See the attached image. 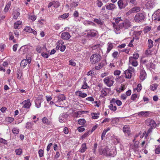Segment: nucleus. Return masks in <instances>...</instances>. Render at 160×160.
<instances>
[{"label": "nucleus", "instance_id": "obj_47", "mask_svg": "<svg viewBox=\"0 0 160 160\" xmlns=\"http://www.w3.org/2000/svg\"><path fill=\"white\" fill-rule=\"evenodd\" d=\"M155 152L156 154H160V146H158L155 150Z\"/></svg>", "mask_w": 160, "mask_h": 160}, {"label": "nucleus", "instance_id": "obj_60", "mask_svg": "<svg viewBox=\"0 0 160 160\" xmlns=\"http://www.w3.org/2000/svg\"><path fill=\"white\" fill-rule=\"evenodd\" d=\"M137 97V95L136 94H133L132 95L131 99L132 100H134L136 99Z\"/></svg>", "mask_w": 160, "mask_h": 160}, {"label": "nucleus", "instance_id": "obj_50", "mask_svg": "<svg viewBox=\"0 0 160 160\" xmlns=\"http://www.w3.org/2000/svg\"><path fill=\"white\" fill-rule=\"evenodd\" d=\"M24 30L27 32L31 33V31L32 30V29L29 27H26L24 29Z\"/></svg>", "mask_w": 160, "mask_h": 160}, {"label": "nucleus", "instance_id": "obj_44", "mask_svg": "<svg viewBox=\"0 0 160 160\" xmlns=\"http://www.w3.org/2000/svg\"><path fill=\"white\" fill-rule=\"evenodd\" d=\"M15 152L16 154L19 155L22 154V151L21 149L19 148L18 149H16L15 150Z\"/></svg>", "mask_w": 160, "mask_h": 160}, {"label": "nucleus", "instance_id": "obj_39", "mask_svg": "<svg viewBox=\"0 0 160 160\" xmlns=\"http://www.w3.org/2000/svg\"><path fill=\"white\" fill-rule=\"evenodd\" d=\"M125 86L123 84H121L119 88L117 89L118 92H122L125 89Z\"/></svg>", "mask_w": 160, "mask_h": 160}, {"label": "nucleus", "instance_id": "obj_59", "mask_svg": "<svg viewBox=\"0 0 160 160\" xmlns=\"http://www.w3.org/2000/svg\"><path fill=\"white\" fill-rule=\"evenodd\" d=\"M121 73V71L119 70H116L114 71V74L116 76H118L120 75Z\"/></svg>", "mask_w": 160, "mask_h": 160}, {"label": "nucleus", "instance_id": "obj_54", "mask_svg": "<svg viewBox=\"0 0 160 160\" xmlns=\"http://www.w3.org/2000/svg\"><path fill=\"white\" fill-rule=\"evenodd\" d=\"M118 54V52H115L112 53V56L114 58H116Z\"/></svg>", "mask_w": 160, "mask_h": 160}, {"label": "nucleus", "instance_id": "obj_36", "mask_svg": "<svg viewBox=\"0 0 160 160\" xmlns=\"http://www.w3.org/2000/svg\"><path fill=\"white\" fill-rule=\"evenodd\" d=\"M11 5V2H9L6 5L5 9H4V11L5 12H7L8 10H9V9L10 8V6Z\"/></svg>", "mask_w": 160, "mask_h": 160}, {"label": "nucleus", "instance_id": "obj_3", "mask_svg": "<svg viewBox=\"0 0 160 160\" xmlns=\"http://www.w3.org/2000/svg\"><path fill=\"white\" fill-rule=\"evenodd\" d=\"M83 33L84 35L87 38H90L96 36L98 34V32L94 29H89L85 30Z\"/></svg>", "mask_w": 160, "mask_h": 160}, {"label": "nucleus", "instance_id": "obj_4", "mask_svg": "<svg viewBox=\"0 0 160 160\" xmlns=\"http://www.w3.org/2000/svg\"><path fill=\"white\" fill-rule=\"evenodd\" d=\"M103 82L107 86L111 87L114 82L113 77L112 76L107 77L104 79Z\"/></svg>", "mask_w": 160, "mask_h": 160}, {"label": "nucleus", "instance_id": "obj_24", "mask_svg": "<svg viewBox=\"0 0 160 160\" xmlns=\"http://www.w3.org/2000/svg\"><path fill=\"white\" fill-rule=\"evenodd\" d=\"M87 148H88L86 146V143H84L81 145L79 151L81 153H83L86 151Z\"/></svg>", "mask_w": 160, "mask_h": 160}, {"label": "nucleus", "instance_id": "obj_28", "mask_svg": "<svg viewBox=\"0 0 160 160\" xmlns=\"http://www.w3.org/2000/svg\"><path fill=\"white\" fill-rule=\"evenodd\" d=\"M131 10L133 13L137 12L140 10V8L139 7H135L131 9Z\"/></svg>", "mask_w": 160, "mask_h": 160}, {"label": "nucleus", "instance_id": "obj_49", "mask_svg": "<svg viewBox=\"0 0 160 160\" xmlns=\"http://www.w3.org/2000/svg\"><path fill=\"white\" fill-rule=\"evenodd\" d=\"M128 2L129 3H131L132 5H135L137 4L136 0H129Z\"/></svg>", "mask_w": 160, "mask_h": 160}, {"label": "nucleus", "instance_id": "obj_61", "mask_svg": "<svg viewBox=\"0 0 160 160\" xmlns=\"http://www.w3.org/2000/svg\"><path fill=\"white\" fill-rule=\"evenodd\" d=\"M89 132V131H88L86 133H85L82 136L81 138H85L86 137H87L88 136Z\"/></svg>", "mask_w": 160, "mask_h": 160}, {"label": "nucleus", "instance_id": "obj_45", "mask_svg": "<svg viewBox=\"0 0 160 160\" xmlns=\"http://www.w3.org/2000/svg\"><path fill=\"white\" fill-rule=\"evenodd\" d=\"M89 88V87L88 85L87 82H84L83 85L82 86L81 88L82 89H86Z\"/></svg>", "mask_w": 160, "mask_h": 160}, {"label": "nucleus", "instance_id": "obj_12", "mask_svg": "<svg viewBox=\"0 0 160 160\" xmlns=\"http://www.w3.org/2000/svg\"><path fill=\"white\" fill-rule=\"evenodd\" d=\"M65 96L61 94L55 97L54 100L56 102H60L65 100Z\"/></svg>", "mask_w": 160, "mask_h": 160}, {"label": "nucleus", "instance_id": "obj_25", "mask_svg": "<svg viewBox=\"0 0 160 160\" xmlns=\"http://www.w3.org/2000/svg\"><path fill=\"white\" fill-rule=\"evenodd\" d=\"M113 47V44L111 42H109L108 43V48L107 51V53H108Z\"/></svg>", "mask_w": 160, "mask_h": 160}, {"label": "nucleus", "instance_id": "obj_64", "mask_svg": "<svg viewBox=\"0 0 160 160\" xmlns=\"http://www.w3.org/2000/svg\"><path fill=\"white\" fill-rule=\"evenodd\" d=\"M41 55L44 58H47L48 57V54L47 53L42 52L41 53Z\"/></svg>", "mask_w": 160, "mask_h": 160}, {"label": "nucleus", "instance_id": "obj_27", "mask_svg": "<svg viewBox=\"0 0 160 160\" xmlns=\"http://www.w3.org/2000/svg\"><path fill=\"white\" fill-rule=\"evenodd\" d=\"M118 3L119 8L121 9L124 8L125 7V6L123 4L122 0H119Z\"/></svg>", "mask_w": 160, "mask_h": 160}, {"label": "nucleus", "instance_id": "obj_19", "mask_svg": "<svg viewBox=\"0 0 160 160\" xmlns=\"http://www.w3.org/2000/svg\"><path fill=\"white\" fill-rule=\"evenodd\" d=\"M123 131L125 133H127L129 135L130 132V127L128 125H125L123 128Z\"/></svg>", "mask_w": 160, "mask_h": 160}, {"label": "nucleus", "instance_id": "obj_40", "mask_svg": "<svg viewBox=\"0 0 160 160\" xmlns=\"http://www.w3.org/2000/svg\"><path fill=\"white\" fill-rule=\"evenodd\" d=\"M41 100H37L35 102V105L36 107L38 108H39L41 107Z\"/></svg>", "mask_w": 160, "mask_h": 160}, {"label": "nucleus", "instance_id": "obj_51", "mask_svg": "<svg viewBox=\"0 0 160 160\" xmlns=\"http://www.w3.org/2000/svg\"><path fill=\"white\" fill-rule=\"evenodd\" d=\"M43 152H44L43 150H42V149H40V150H39V151H38V154L40 157L41 158L43 156Z\"/></svg>", "mask_w": 160, "mask_h": 160}, {"label": "nucleus", "instance_id": "obj_13", "mask_svg": "<svg viewBox=\"0 0 160 160\" xmlns=\"http://www.w3.org/2000/svg\"><path fill=\"white\" fill-rule=\"evenodd\" d=\"M22 104H23V107L25 108H29L31 105L29 99L24 100L22 102Z\"/></svg>", "mask_w": 160, "mask_h": 160}, {"label": "nucleus", "instance_id": "obj_23", "mask_svg": "<svg viewBox=\"0 0 160 160\" xmlns=\"http://www.w3.org/2000/svg\"><path fill=\"white\" fill-rule=\"evenodd\" d=\"M105 6L106 9L108 10H112L114 9L116 7V6L115 4L111 3L106 5Z\"/></svg>", "mask_w": 160, "mask_h": 160}, {"label": "nucleus", "instance_id": "obj_55", "mask_svg": "<svg viewBox=\"0 0 160 160\" xmlns=\"http://www.w3.org/2000/svg\"><path fill=\"white\" fill-rule=\"evenodd\" d=\"M0 142L1 143H3L4 144H7V141L2 138H1L0 139Z\"/></svg>", "mask_w": 160, "mask_h": 160}, {"label": "nucleus", "instance_id": "obj_37", "mask_svg": "<svg viewBox=\"0 0 160 160\" xmlns=\"http://www.w3.org/2000/svg\"><path fill=\"white\" fill-rule=\"evenodd\" d=\"M100 113H91V115L92 117V118L93 119H96L98 118H99V116L98 115L100 114Z\"/></svg>", "mask_w": 160, "mask_h": 160}, {"label": "nucleus", "instance_id": "obj_35", "mask_svg": "<svg viewBox=\"0 0 160 160\" xmlns=\"http://www.w3.org/2000/svg\"><path fill=\"white\" fill-rule=\"evenodd\" d=\"M34 124L32 122H28L26 123V127L28 129H30L32 127Z\"/></svg>", "mask_w": 160, "mask_h": 160}, {"label": "nucleus", "instance_id": "obj_57", "mask_svg": "<svg viewBox=\"0 0 160 160\" xmlns=\"http://www.w3.org/2000/svg\"><path fill=\"white\" fill-rule=\"evenodd\" d=\"M69 15L68 13H65L61 15L60 17L62 18H66L68 17Z\"/></svg>", "mask_w": 160, "mask_h": 160}, {"label": "nucleus", "instance_id": "obj_48", "mask_svg": "<svg viewBox=\"0 0 160 160\" xmlns=\"http://www.w3.org/2000/svg\"><path fill=\"white\" fill-rule=\"evenodd\" d=\"M12 132L14 134H18L19 133V130L17 128H14L12 129Z\"/></svg>", "mask_w": 160, "mask_h": 160}, {"label": "nucleus", "instance_id": "obj_29", "mask_svg": "<svg viewBox=\"0 0 160 160\" xmlns=\"http://www.w3.org/2000/svg\"><path fill=\"white\" fill-rule=\"evenodd\" d=\"M42 122L43 123L47 125L50 124L51 123V122L49 121L46 117H44L42 119Z\"/></svg>", "mask_w": 160, "mask_h": 160}, {"label": "nucleus", "instance_id": "obj_56", "mask_svg": "<svg viewBox=\"0 0 160 160\" xmlns=\"http://www.w3.org/2000/svg\"><path fill=\"white\" fill-rule=\"evenodd\" d=\"M98 146V144L97 143H95L94 145L93 148L92 149L93 153L95 154L96 152V149Z\"/></svg>", "mask_w": 160, "mask_h": 160}, {"label": "nucleus", "instance_id": "obj_16", "mask_svg": "<svg viewBox=\"0 0 160 160\" xmlns=\"http://www.w3.org/2000/svg\"><path fill=\"white\" fill-rule=\"evenodd\" d=\"M129 63L134 67H136L138 65V62L137 60L133 59L132 57H129Z\"/></svg>", "mask_w": 160, "mask_h": 160}, {"label": "nucleus", "instance_id": "obj_8", "mask_svg": "<svg viewBox=\"0 0 160 160\" xmlns=\"http://www.w3.org/2000/svg\"><path fill=\"white\" fill-rule=\"evenodd\" d=\"M146 123L147 126H150L151 128H155L157 124L153 120L148 119L146 120Z\"/></svg>", "mask_w": 160, "mask_h": 160}, {"label": "nucleus", "instance_id": "obj_53", "mask_svg": "<svg viewBox=\"0 0 160 160\" xmlns=\"http://www.w3.org/2000/svg\"><path fill=\"white\" fill-rule=\"evenodd\" d=\"M6 120L7 122H8L11 123L13 121L14 119L12 118L8 117L6 118Z\"/></svg>", "mask_w": 160, "mask_h": 160}, {"label": "nucleus", "instance_id": "obj_38", "mask_svg": "<svg viewBox=\"0 0 160 160\" xmlns=\"http://www.w3.org/2000/svg\"><path fill=\"white\" fill-rule=\"evenodd\" d=\"M28 18L29 19L32 20V21H34L36 19L37 17L34 15H29Z\"/></svg>", "mask_w": 160, "mask_h": 160}, {"label": "nucleus", "instance_id": "obj_17", "mask_svg": "<svg viewBox=\"0 0 160 160\" xmlns=\"http://www.w3.org/2000/svg\"><path fill=\"white\" fill-rule=\"evenodd\" d=\"M12 14L13 15V18L14 19H17L20 15V13L18 12V9H13Z\"/></svg>", "mask_w": 160, "mask_h": 160}, {"label": "nucleus", "instance_id": "obj_1", "mask_svg": "<svg viewBox=\"0 0 160 160\" xmlns=\"http://www.w3.org/2000/svg\"><path fill=\"white\" fill-rule=\"evenodd\" d=\"M98 152L100 155H102L107 157H114L117 154L116 149L112 147L109 148L106 147L104 148H102V147H99Z\"/></svg>", "mask_w": 160, "mask_h": 160}, {"label": "nucleus", "instance_id": "obj_46", "mask_svg": "<svg viewBox=\"0 0 160 160\" xmlns=\"http://www.w3.org/2000/svg\"><path fill=\"white\" fill-rule=\"evenodd\" d=\"M69 64L72 66H75L76 65L75 62L72 59L69 61Z\"/></svg>", "mask_w": 160, "mask_h": 160}, {"label": "nucleus", "instance_id": "obj_43", "mask_svg": "<svg viewBox=\"0 0 160 160\" xmlns=\"http://www.w3.org/2000/svg\"><path fill=\"white\" fill-rule=\"evenodd\" d=\"M132 57L133 59L137 60L139 57V54L138 53H135L133 54L132 57Z\"/></svg>", "mask_w": 160, "mask_h": 160}, {"label": "nucleus", "instance_id": "obj_14", "mask_svg": "<svg viewBox=\"0 0 160 160\" xmlns=\"http://www.w3.org/2000/svg\"><path fill=\"white\" fill-rule=\"evenodd\" d=\"M71 37L70 34L67 32H65L62 33L61 35V38L64 40L68 39Z\"/></svg>", "mask_w": 160, "mask_h": 160}, {"label": "nucleus", "instance_id": "obj_31", "mask_svg": "<svg viewBox=\"0 0 160 160\" xmlns=\"http://www.w3.org/2000/svg\"><path fill=\"white\" fill-rule=\"evenodd\" d=\"M17 74V78L18 79H20L23 75V73L20 70H18Z\"/></svg>", "mask_w": 160, "mask_h": 160}, {"label": "nucleus", "instance_id": "obj_30", "mask_svg": "<svg viewBox=\"0 0 160 160\" xmlns=\"http://www.w3.org/2000/svg\"><path fill=\"white\" fill-rule=\"evenodd\" d=\"M158 86V85L156 83L153 84L150 86V89L152 91L156 90Z\"/></svg>", "mask_w": 160, "mask_h": 160}, {"label": "nucleus", "instance_id": "obj_62", "mask_svg": "<svg viewBox=\"0 0 160 160\" xmlns=\"http://www.w3.org/2000/svg\"><path fill=\"white\" fill-rule=\"evenodd\" d=\"M86 100L87 101L92 102L94 101V99L92 97H88L86 98Z\"/></svg>", "mask_w": 160, "mask_h": 160}, {"label": "nucleus", "instance_id": "obj_26", "mask_svg": "<svg viewBox=\"0 0 160 160\" xmlns=\"http://www.w3.org/2000/svg\"><path fill=\"white\" fill-rule=\"evenodd\" d=\"M153 2L152 1H148L146 4V6L148 8H153Z\"/></svg>", "mask_w": 160, "mask_h": 160}, {"label": "nucleus", "instance_id": "obj_5", "mask_svg": "<svg viewBox=\"0 0 160 160\" xmlns=\"http://www.w3.org/2000/svg\"><path fill=\"white\" fill-rule=\"evenodd\" d=\"M145 18V16L143 13L139 12L137 13L134 17L135 21L138 23L142 22Z\"/></svg>", "mask_w": 160, "mask_h": 160}, {"label": "nucleus", "instance_id": "obj_22", "mask_svg": "<svg viewBox=\"0 0 160 160\" xmlns=\"http://www.w3.org/2000/svg\"><path fill=\"white\" fill-rule=\"evenodd\" d=\"M113 26L114 28V31L117 34L119 33L120 32V29H121L120 28L119 25L118 26H117L114 23H112Z\"/></svg>", "mask_w": 160, "mask_h": 160}, {"label": "nucleus", "instance_id": "obj_20", "mask_svg": "<svg viewBox=\"0 0 160 160\" xmlns=\"http://www.w3.org/2000/svg\"><path fill=\"white\" fill-rule=\"evenodd\" d=\"M93 21L100 26L103 25L104 23L103 20L100 18H95L93 20Z\"/></svg>", "mask_w": 160, "mask_h": 160}, {"label": "nucleus", "instance_id": "obj_63", "mask_svg": "<svg viewBox=\"0 0 160 160\" xmlns=\"http://www.w3.org/2000/svg\"><path fill=\"white\" fill-rule=\"evenodd\" d=\"M122 20L121 19V17L117 18L115 19V21L116 23H118L120 21H121Z\"/></svg>", "mask_w": 160, "mask_h": 160}, {"label": "nucleus", "instance_id": "obj_21", "mask_svg": "<svg viewBox=\"0 0 160 160\" xmlns=\"http://www.w3.org/2000/svg\"><path fill=\"white\" fill-rule=\"evenodd\" d=\"M105 64V62L103 61L99 63L98 65L96 66L95 69L96 70H99L104 66Z\"/></svg>", "mask_w": 160, "mask_h": 160}, {"label": "nucleus", "instance_id": "obj_42", "mask_svg": "<svg viewBox=\"0 0 160 160\" xmlns=\"http://www.w3.org/2000/svg\"><path fill=\"white\" fill-rule=\"evenodd\" d=\"M85 120L84 119H81L79 120L78 121V123L80 125H84L85 122Z\"/></svg>", "mask_w": 160, "mask_h": 160}, {"label": "nucleus", "instance_id": "obj_11", "mask_svg": "<svg viewBox=\"0 0 160 160\" xmlns=\"http://www.w3.org/2000/svg\"><path fill=\"white\" fill-rule=\"evenodd\" d=\"M59 5L60 3L59 2L53 1L49 3L48 7V8L53 7L55 8H57Z\"/></svg>", "mask_w": 160, "mask_h": 160}, {"label": "nucleus", "instance_id": "obj_41", "mask_svg": "<svg viewBox=\"0 0 160 160\" xmlns=\"http://www.w3.org/2000/svg\"><path fill=\"white\" fill-rule=\"evenodd\" d=\"M160 13V9L158 10L152 15V18L157 17L159 14Z\"/></svg>", "mask_w": 160, "mask_h": 160}, {"label": "nucleus", "instance_id": "obj_58", "mask_svg": "<svg viewBox=\"0 0 160 160\" xmlns=\"http://www.w3.org/2000/svg\"><path fill=\"white\" fill-rule=\"evenodd\" d=\"M97 4L98 7H101L102 5V3L101 1L98 0L97 2Z\"/></svg>", "mask_w": 160, "mask_h": 160}, {"label": "nucleus", "instance_id": "obj_9", "mask_svg": "<svg viewBox=\"0 0 160 160\" xmlns=\"http://www.w3.org/2000/svg\"><path fill=\"white\" fill-rule=\"evenodd\" d=\"M31 61V60L30 58H26V59H23L21 62V67L24 68L27 65L28 63H30Z\"/></svg>", "mask_w": 160, "mask_h": 160}, {"label": "nucleus", "instance_id": "obj_6", "mask_svg": "<svg viewBox=\"0 0 160 160\" xmlns=\"http://www.w3.org/2000/svg\"><path fill=\"white\" fill-rule=\"evenodd\" d=\"M131 26V23L128 20H126L119 24L120 28H121L128 29Z\"/></svg>", "mask_w": 160, "mask_h": 160}, {"label": "nucleus", "instance_id": "obj_10", "mask_svg": "<svg viewBox=\"0 0 160 160\" xmlns=\"http://www.w3.org/2000/svg\"><path fill=\"white\" fill-rule=\"evenodd\" d=\"M150 112L148 111H143L138 112V114L139 117H148L150 116Z\"/></svg>", "mask_w": 160, "mask_h": 160}, {"label": "nucleus", "instance_id": "obj_15", "mask_svg": "<svg viewBox=\"0 0 160 160\" xmlns=\"http://www.w3.org/2000/svg\"><path fill=\"white\" fill-rule=\"evenodd\" d=\"M146 73L143 69H141L140 75V79L142 81H143L146 79Z\"/></svg>", "mask_w": 160, "mask_h": 160}, {"label": "nucleus", "instance_id": "obj_2", "mask_svg": "<svg viewBox=\"0 0 160 160\" xmlns=\"http://www.w3.org/2000/svg\"><path fill=\"white\" fill-rule=\"evenodd\" d=\"M97 49L98 51V53L93 54L90 58V62L92 64H95L99 62L102 58L101 53H102V51L101 49L98 47Z\"/></svg>", "mask_w": 160, "mask_h": 160}, {"label": "nucleus", "instance_id": "obj_32", "mask_svg": "<svg viewBox=\"0 0 160 160\" xmlns=\"http://www.w3.org/2000/svg\"><path fill=\"white\" fill-rule=\"evenodd\" d=\"M22 22L20 21H18L16 22L14 25V27L15 29H18L19 26L21 24Z\"/></svg>", "mask_w": 160, "mask_h": 160}, {"label": "nucleus", "instance_id": "obj_18", "mask_svg": "<svg viewBox=\"0 0 160 160\" xmlns=\"http://www.w3.org/2000/svg\"><path fill=\"white\" fill-rule=\"evenodd\" d=\"M76 95L80 97L84 98L87 97V94L86 93H83L81 91H77L75 92Z\"/></svg>", "mask_w": 160, "mask_h": 160}, {"label": "nucleus", "instance_id": "obj_34", "mask_svg": "<svg viewBox=\"0 0 160 160\" xmlns=\"http://www.w3.org/2000/svg\"><path fill=\"white\" fill-rule=\"evenodd\" d=\"M109 108L112 111H115L117 110L116 106H114L112 104H111L108 106Z\"/></svg>", "mask_w": 160, "mask_h": 160}, {"label": "nucleus", "instance_id": "obj_33", "mask_svg": "<svg viewBox=\"0 0 160 160\" xmlns=\"http://www.w3.org/2000/svg\"><path fill=\"white\" fill-rule=\"evenodd\" d=\"M153 42L151 39L148 40V46L149 48H152L153 46Z\"/></svg>", "mask_w": 160, "mask_h": 160}, {"label": "nucleus", "instance_id": "obj_7", "mask_svg": "<svg viewBox=\"0 0 160 160\" xmlns=\"http://www.w3.org/2000/svg\"><path fill=\"white\" fill-rule=\"evenodd\" d=\"M129 69L125 72V77L128 78H131L132 74V73L134 71V68L132 67H129Z\"/></svg>", "mask_w": 160, "mask_h": 160}, {"label": "nucleus", "instance_id": "obj_52", "mask_svg": "<svg viewBox=\"0 0 160 160\" xmlns=\"http://www.w3.org/2000/svg\"><path fill=\"white\" fill-rule=\"evenodd\" d=\"M107 92L105 91L104 90H102L101 92V96L102 97H104L105 96H106Z\"/></svg>", "mask_w": 160, "mask_h": 160}]
</instances>
